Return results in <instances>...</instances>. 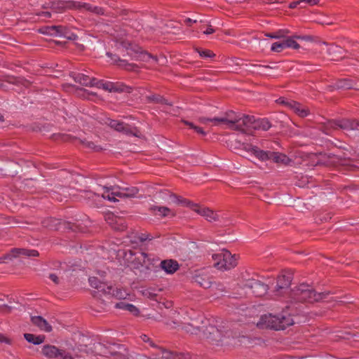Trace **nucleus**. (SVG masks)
Listing matches in <instances>:
<instances>
[{
  "label": "nucleus",
  "mask_w": 359,
  "mask_h": 359,
  "mask_svg": "<svg viewBox=\"0 0 359 359\" xmlns=\"http://www.w3.org/2000/svg\"><path fill=\"white\" fill-rule=\"evenodd\" d=\"M330 292H317L311 285L302 283L292 288L289 292L291 303L313 304L328 297Z\"/></svg>",
  "instance_id": "nucleus-1"
},
{
  "label": "nucleus",
  "mask_w": 359,
  "mask_h": 359,
  "mask_svg": "<svg viewBox=\"0 0 359 359\" xmlns=\"http://www.w3.org/2000/svg\"><path fill=\"white\" fill-rule=\"evenodd\" d=\"M90 285L96 289V291L92 292L93 300L91 302L90 307L93 310L97 312H102L106 311L108 308L109 301L102 299L103 297L109 299L112 290V286L107 285L105 283L100 280L97 277H90L88 279Z\"/></svg>",
  "instance_id": "nucleus-2"
},
{
  "label": "nucleus",
  "mask_w": 359,
  "mask_h": 359,
  "mask_svg": "<svg viewBox=\"0 0 359 359\" xmlns=\"http://www.w3.org/2000/svg\"><path fill=\"white\" fill-rule=\"evenodd\" d=\"M294 321L290 315L283 313L277 315L271 313L264 314L260 317L257 323V327L264 329H271L274 330H285L290 325H293Z\"/></svg>",
  "instance_id": "nucleus-3"
},
{
  "label": "nucleus",
  "mask_w": 359,
  "mask_h": 359,
  "mask_svg": "<svg viewBox=\"0 0 359 359\" xmlns=\"http://www.w3.org/2000/svg\"><path fill=\"white\" fill-rule=\"evenodd\" d=\"M102 189L103 191L102 193H97L90 190H83L81 191V196L84 199L87 200L90 202L91 200H94L95 198L102 197L104 199H107L111 202L118 201L116 197H119L121 198H125L123 197V194L121 189V187H107L102 186Z\"/></svg>",
  "instance_id": "nucleus-4"
},
{
  "label": "nucleus",
  "mask_w": 359,
  "mask_h": 359,
  "mask_svg": "<svg viewBox=\"0 0 359 359\" xmlns=\"http://www.w3.org/2000/svg\"><path fill=\"white\" fill-rule=\"evenodd\" d=\"M241 114H236L233 111H229L226 112L225 117L207 118L205 116H200L198 118V121L203 124H206L208 122H212L214 126L226 124L229 129L236 130V129L241 128Z\"/></svg>",
  "instance_id": "nucleus-5"
},
{
  "label": "nucleus",
  "mask_w": 359,
  "mask_h": 359,
  "mask_svg": "<svg viewBox=\"0 0 359 359\" xmlns=\"http://www.w3.org/2000/svg\"><path fill=\"white\" fill-rule=\"evenodd\" d=\"M146 252L140 249H127L123 251V259L127 265L134 269L142 268L144 262H145Z\"/></svg>",
  "instance_id": "nucleus-6"
},
{
  "label": "nucleus",
  "mask_w": 359,
  "mask_h": 359,
  "mask_svg": "<svg viewBox=\"0 0 359 359\" xmlns=\"http://www.w3.org/2000/svg\"><path fill=\"white\" fill-rule=\"evenodd\" d=\"M43 225L51 229L59 230L61 228L64 230L72 231L73 232L83 231V227L77 224L68 221H62L55 218H48L43 222Z\"/></svg>",
  "instance_id": "nucleus-7"
},
{
  "label": "nucleus",
  "mask_w": 359,
  "mask_h": 359,
  "mask_svg": "<svg viewBox=\"0 0 359 359\" xmlns=\"http://www.w3.org/2000/svg\"><path fill=\"white\" fill-rule=\"evenodd\" d=\"M219 260L215 264L219 269L230 270L237 265V258L236 255H232L228 250H224L222 253L215 255Z\"/></svg>",
  "instance_id": "nucleus-8"
},
{
  "label": "nucleus",
  "mask_w": 359,
  "mask_h": 359,
  "mask_svg": "<svg viewBox=\"0 0 359 359\" xmlns=\"http://www.w3.org/2000/svg\"><path fill=\"white\" fill-rule=\"evenodd\" d=\"M197 330L199 332L201 331L203 335L213 344L218 346L222 341V332L215 325H209L205 327H198Z\"/></svg>",
  "instance_id": "nucleus-9"
},
{
  "label": "nucleus",
  "mask_w": 359,
  "mask_h": 359,
  "mask_svg": "<svg viewBox=\"0 0 359 359\" xmlns=\"http://www.w3.org/2000/svg\"><path fill=\"white\" fill-rule=\"evenodd\" d=\"M245 287L250 290L252 294L259 297L264 296L269 290L267 284L254 278L248 279L245 284Z\"/></svg>",
  "instance_id": "nucleus-10"
},
{
  "label": "nucleus",
  "mask_w": 359,
  "mask_h": 359,
  "mask_svg": "<svg viewBox=\"0 0 359 359\" xmlns=\"http://www.w3.org/2000/svg\"><path fill=\"white\" fill-rule=\"evenodd\" d=\"M46 8H50L55 13H63L67 10H76L77 1H53L49 2Z\"/></svg>",
  "instance_id": "nucleus-11"
},
{
  "label": "nucleus",
  "mask_w": 359,
  "mask_h": 359,
  "mask_svg": "<svg viewBox=\"0 0 359 359\" xmlns=\"http://www.w3.org/2000/svg\"><path fill=\"white\" fill-rule=\"evenodd\" d=\"M329 125L334 129L339 128L348 130H359V119L342 118L339 120H332L329 121Z\"/></svg>",
  "instance_id": "nucleus-12"
},
{
  "label": "nucleus",
  "mask_w": 359,
  "mask_h": 359,
  "mask_svg": "<svg viewBox=\"0 0 359 359\" xmlns=\"http://www.w3.org/2000/svg\"><path fill=\"white\" fill-rule=\"evenodd\" d=\"M106 124L114 130L122 133L126 135H135L133 132V128L130 125L126 123L123 121L107 118L105 121Z\"/></svg>",
  "instance_id": "nucleus-13"
},
{
  "label": "nucleus",
  "mask_w": 359,
  "mask_h": 359,
  "mask_svg": "<svg viewBox=\"0 0 359 359\" xmlns=\"http://www.w3.org/2000/svg\"><path fill=\"white\" fill-rule=\"evenodd\" d=\"M156 359H191L189 353H177L166 349H160L156 354Z\"/></svg>",
  "instance_id": "nucleus-14"
},
{
  "label": "nucleus",
  "mask_w": 359,
  "mask_h": 359,
  "mask_svg": "<svg viewBox=\"0 0 359 359\" xmlns=\"http://www.w3.org/2000/svg\"><path fill=\"white\" fill-rule=\"evenodd\" d=\"M145 262L142 268L147 271L158 272L160 271V259L154 255L146 253Z\"/></svg>",
  "instance_id": "nucleus-15"
},
{
  "label": "nucleus",
  "mask_w": 359,
  "mask_h": 359,
  "mask_svg": "<svg viewBox=\"0 0 359 359\" xmlns=\"http://www.w3.org/2000/svg\"><path fill=\"white\" fill-rule=\"evenodd\" d=\"M255 118L254 116L241 114V128L236 129L237 131H241L247 133L252 130H254Z\"/></svg>",
  "instance_id": "nucleus-16"
},
{
  "label": "nucleus",
  "mask_w": 359,
  "mask_h": 359,
  "mask_svg": "<svg viewBox=\"0 0 359 359\" xmlns=\"http://www.w3.org/2000/svg\"><path fill=\"white\" fill-rule=\"evenodd\" d=\"M106 87L108 88V91L110 93H131L134 90L133 87L128 86L123 82L109 81Z\"/></svg>",
  "instance_id": "nucleus-17"
},
{
  "label": "nucleus",
  "mask_w": 359,
  "mask_h": 359,
  "mask_svg": "<svg viewBox=\"0 0 359 359\" xmlns=\"http://www.w3.org/2000/svg\"><path fill=\"white\" fill-rule=\"evenodd\" d=\"M76 11H88L100 15L105 14V10L102 7L93 6L89 3L82 2L77 1Z\"/></svg>",
  "instance_id": "nucleus-18"
},
{
  "label": "nucleus",
  "mask_w": 359,
  "mask_h": 359,
  "mask_svg": "<svg viewBox=\"0 0 359 359\" xmlns=\"http://www.w3.org/2000/svg\"><path fill=\"white\" fill-rule=\"evenodd\" d=\"M179 269L180 264L175 259H164L160 262V270H163L167 274H173Z\"/></svg>",
  "instance_id": "nucleus-19"
},
{
  "label": "nucleus",
  "mask_w": 359,
  "mask_h": 359,
  "mask_svg": "<svg viewBox=\"0 0 359 359\" xmlns=\"http://www.w3.org/2000/svg\"><path fill=\"white\" fill-rule=\"evenodd\" d=\"M194 212L204 217L205 219L210 222H216L219 220V216L216 212L209 209L208 208L201 206L198 204V208H196Z\"/></svg>",
  "instance_id": "nucleus-20"
},
{
  "label": "nucleus",
  "mask_w": 359,
  "mask_h": 359,
  "mask_svg": "<svg viewBox=\"0 0 359 359\" xmlns=\"http://www.w3.org/2000/svg\"><path fill=\"white\" fill-rule=\"evenodd\" d=\"M292 277L290 275L281 274L277 277L276 292H282V290H287L291 285Z\"/></svg>",
  "instance_id": "nucleus-21"
},
{
  "label": "nucleus",
  "mask_w": 359,
  "mask_h": 359,
  "mask_svg": "<svg viewBox=\"0 0 359 359\" xmlns=\"http://www.w3.org/2000/svg\"><path fill=\"white\" fill-rule=\"evenodd\" d=\"M356 83L350 79H340L336 81V82L330 87L335 90H349L355 88Z\"/></svg>",
  "instance_id": "nucleus-22"
},
{
  "label": "nucleus",
  "mask_w": 359,
  "mask_h": 359,
  "mask_svg": "<svg viewBox=\"0 0 359 359\" xmlns=\"http://www.w3.org/2000/svg\"><path fill=\"white\" fill-rule=\"evenodd\" d=\"M41 32L44 34L50 36H65L67 32V28L62 25L45 27L40 29Z\"/></svg>",
  "instance_id": "nucleus-23"
},
{
  "label": "nucleus",
  "mask_w": 359,
  "mask_h": 359,
  "mask_svg": "<svg viewBox=\"0 0 359 359\" xmlns=\"http://www.w3.org/2000/svg\"><path fill=\"white\" fill-rule=\"evenodd\" d=\"M11 255L12 257H39V252L36 250H29L25 248H12L11 250Z\"/></svg>",
  "instance_id": "nucleus-24"
},
{
  "label": "nucleus",
  "mask_w": 359,
  "mask_h": 359,
  "mask_svg": "<svg viewBox=\"0 0 359 359\" xmlns=\"http://www.w3.org/2000/svg\"><path fill=\"white\" fill-rule=\"evenodd\" d=\"M192 282L205 289L212 285L211 278L208 274H196L192 277Z\"/></svg>",
  "instance_id": "nucleus-25"
},
{
  "label": "nucleus",
  "mask_w": 359,
  "mask_h": 359,
  "mask_svg": "<svg viewBox=\"0 0 359 359\" xmlns=\"http://www.w3.org/2000/svg\"><path fill=\"white\" fill-rule=\"evenodd\" d=\"M149 212L153 215L163 218L168 217L171 213V210L165 206L154 205L149 208Z\"/></svg>",
  "instance_id": "nucleus-26"
},
{
  "label": "nucleus",
  "mask_w": 359,
  "mask_h": 359,
  "mask_svg": "<svg viewBox=\"0 0 359 359\" xmlns=\"http://www.w3.org/2000/svg\"><path fill=\"white\" fill-rule=\"evenodd\" d=\"M32 323L39 327L41 330L49 332L52 331V326L40 316H35L31 318Z\"/></svg>",
  "instance_id": "nucleus-27"
},
{
  "label": "nucleus",
  "mask_w": 359,
  "mask_h": 359,
  "mask_svg": "<svg viewBox=\"0 0 359 359\" xmlns=\"http://www.w3.org/2000/svg\"><path fill=\"white\" fill-rule=\"evenodd\" d=\"M149 103L161 104L163 105L172 106L173 103L159 94H151L146 97Z\"/></svg>",
  "instance_id": "nucleus-28"
},
{
  "label": "nucleus",
  "mask_w": 359,
  "mask_h": 359,
  "mask_svg": "<svg viewBox=\"0 0 359 359\" xmlns=\"http://www.w3.org/2000/svg\"><path fill=\"white\" fill-rule=\"evenodd\" d=\"M290 109H292L294 112L302 118L306 117L310 111L307 108H304L302 105L296 101L290 100Z\"/></svg>",
  "instance_id": "nucleus-29"
},
{
  "label": "nucleus",
  "mask_w": 359,
  "mask_h": 359,
  "mask_svg": "<svg viewBox=\"0 0 359 359\" xmlns=\"http://www.w3.org/2000/svg\"><path fill=\"white\" fill-rule=\"evenodd\" d=\"M170 196L175 199V202L177 203L178 205H181L184 207H188L193 211H194L196 208H198L197 203H194L187 198H185L180 196H177L176 194H172Z\"/></svg>",
  "instance_id": "nucleus-30"
},
{
  "label": "nucleus",
  "mask_w": 359,
  "mask_h": 359,
  "mask_svg": "<svg viewBox=\"0 0 359 359\" xmlns=\"http://www.w3.org/2000/svg\"><path fill=\"white\" fill-rule=\"evenodd\" d=\"M116 309L128 311L134 316H138L140 313L139 309L133 304L125 302H119L115 304Z\"/></svg>",
  "instance_id": "nucleus-31"
},
{
  "label": "nucleus",
  "mask_w": 359,
  "mask_h": 359,
  "mask_svg": "<svg viewBox=\"0 0 359 359\" xmlns=\"http://www.w3.org/2000/svg\"><path fill=\"white\" fill-rule=\"evenodd\" d=\"M70 76L76 83L82 86H87L90 84V76L83 73L72 72L70 73Z\"/></svg>",
  "instance_id": "nucleus-32"
},
{
  "label": "nucleus",
  "mask_w": 359,
  "mask_h": 359,
  "mask_svg": "<svg viewBox=\"0 0 359 359\" xmlns=\"http://www.w3.org/2000/svg\"><path fill=\"white\" fill-rule=\"evenodd\" d=\"M66 190V187L62 186L57 187L56 189L50 191V197L57 201L62 202L64 198H67V196L65 195V192H67Z\"/></svg>",
  "instance_id": "nucleus-33"
},
{
  "label": "nucleus",
  "mask_w": 359,
  "mask_h": 359,
  "mask_svg": "<svg viewBox=\"0 0 359 359\" xmlns=\"http://www.w3.org/2000/svg\"><path fill=\"white\" fill-rule=\"evenodd\" d=\"M269 157L273 162L284 165L288 164L290 161L287 156L280 152L270 151Z\"/></svg>",
  "instance_id": "nucleus-34"
},
{
  "label": "nucleus",
  "mask_w": 359,
  "mask_h": 359,
  "mask_svg": "<svg viewBox=\"0 0 359 359\" xmlns=\"http://www.w3.org/2000/svg\"><path fill=\"white\" fill-rule=\"evenodd\" d=\"M57 346L52 344H45L42 346L41 353L47 359H54Z\"/></svg>",
  "instance_id": "nucleus-35"
},
{
  "label": "nucleus",
  "mask_w": 359,
  "mask_h": 359,
  "mask_svg": "<svg viewBox=\"0 0 359 359\" xmlns=\"http://www.w3.org/2000/svg\"><path fill=\"white\" fill-rule=\"evenodd\" d=\"M272 126L271 123L267 118L255 119L254 130H269Z\"/></svg>",
  "instance_id": "nucleus-36"
},
{
  "label": "nucleus",
  "mask_w": 359,
  "mask_h": 359,
  "mask_svg": "<svg viewBox=\"0 0 359 359\" xmlns=\"http://www.w3.org/2000/svg\"><path fill=\"white\" fill-rule=\"evenodd\" d=\"M252 149V154L254 156H255L257 159L261 161H266L270 160L269 154L271 151H264L259 149L257 146L255 147V148H251Z\"/></svg>",
  "instance_id": "nucleus-37"
},
{
  "label": "nucleus",
  "mask_w": 359,
  "mask_h": 359,
  "mask_svg": "<svg viewBox=\"0 0 359 359\" xmlns=\"http://www.w3.org/2000/svg\"><path fill=\"white\" fill-rule=\"evenodd\" d=\"M25 339L29 343H32L35 345H39L42 344L45 340L44 335H34L30 333H25L24 334Z\"/></svg>",
  "instance_id": "nucleus-38"
},
{
  "label": "nucleus",
  "mask_w": 359,
  "mask_h": 359,
  "mask_svg": "<svg viewBox=\"0 0 359 359\" xmlns=\"http://www.w3.org/2000/svg\"><path fill=\"white\" fill-rule=\"evenodd\" d=\"M295 39H303V37L297 35L287 37L284 39L286 48H291L294 50H298L300 48V45L295 41Z\"/></svg>",
  "instance_id": "nucleus-39"
},
{
  "label": "nucleus",
  "mask_w": 359,
  "mask_h": 359,
  "mask_svg": "<svg viewBox=\"0 0 359 359\" xmlns=\"http://www.w3.org/2000/svg\"><path fill=\"white\" fill-rule=\"evenodd\" d=\"M121 189L125 198H135L139 193V189L136 187H121Z\"/></svg>",
  "instance_id": "nucleus-40"
},
{
  "label": "nucleus",
  "mask_w": 359,
  "mask_h": 359,
  "mask_svg": "<svg viewBox=\"0 0 359 359\" xmlns=\"http://www.w3.org/2000/svg\"><path fill=\"white\" fill-rule=\"evenodd\" d=\"M140 337H141L142 340L144 342L147 343L149 345V346L156 348L155 353H154L152 354L154 358H150V359H156V358L157 353H158L160 349H164V348H162V347H159L157 345H156L155 343L154 342V341L152 340V339H151L149 336H147L146 334H142L140 336Z\"/></svg>",
  "instance_id": "nucleus-41"
},
{
  "label": "nucleus",
  "mask_w": 359,
  "mask_h": 359,
  "mask_svg": "<svg viewBox=\"0 0 359 359\" xmlns=\"http://www.w3.org/2000/svg\"><path fill=\"white\" fill-rule=\"evenodd\" d=\"M54 359H74L72 355L65 348L57 347Z\"/></svg>",
  "instance_id": "nucleus-42"
},
{
  "label": "nucleus",
  "mask_w": 359,
  "mask_h": 359,
  "mask_svg": "<svg viewBox=\"0 0 359 359\" xmlns=\"http://www.w3.org/2000/svg\"><path fill=\"white\" fill-rule=\"evenodd\" d=\"M109 295H110V297L109 299H107L105 297H103V299H106V300L109 302L108 303V305L109 304L112 303V299L114 297H115L116 299H118L124 298V294H123V292L122 291V290L117 289V288L114 289L113 287H112V290L111 291V293H109Z\"/></svg>",
  "instance_id": "nucleus-43"
},
{
  "label": "nucleus",
  "mask_w": 359,
  "mask_h": 359,
  "mask_svg": "<svg viewBox=\"0 0 359 359\" xmlns=\"http://www.w3.org/2000/svg\"><path fill=\"white\" fill-rule=\"evenodd\" d=\"M196 51L199 54V55L203 58H211L215 56V54L210 50L208 49H203L201 48H196Z\"/></svg>",
  "instance_id": "nucleus-44"
},
{
  "label": "nucleus",
  "mask_w": 359,
  "mask_h": 359,
  "mask_svg": "<svg viewBox=\"0 0 359 359\" xmlns=\"http://www.w3.org/2000/svg\"><path fill=\"white\" fill-rule=\"evenodd\" d=\"M286 48L284 40L283 41H277L272 43L271 50L273 52L280 53Z\"/></svg>",
  "instance_id": "nucleus-45"
},
{
  "label": "nucleus",
  "mask_w": 359,
  "mask_h": 359,
  "mask_svg": "<svg viewBox=\"0 0 359 359\" xmlns=\"http://www.w3.org/2000/svg\"><path fill=\"white\" fill-rule=\"evenodd\" d=\"M83 144L86 147L91 149L95 151H99L102 149V147L100 146L95 145L93 142L83 141Z\"/></svg>",
  "instance_id": "nucleus-46"
},
{
  "label": "nucleus",
  "mask_w": 359,
  "mask_h": 359,
  "mask_svg": "<svg viewBox=\"0 0 359 359\" xmlns=\"http://www.w3.org/2000/svg\"><path fill=\"white\" fill-rule=\"evenodd\" d=\"M109 83V81H104V80L100 79V80H99V81H97L93 85H95V87H97L98 88H102L103 90L108 91V88H107L106 86H107V84Z\"/></svg>",
  "instance_id": "nucleus-47"
},
{
  "label": "nucleus",
  "mask_w": 359,
  "mask_h": 359,
  "mask_svg": "<svg viewBox=\"0 0 359 359\" xmlns=\"http://www.w3.org/2000/svg\"><path fill=\"white\" fill-rule=\"evenodd\" d=\"M277 39L285 38L286 36L290 33V31L287 29H278L275 32Z\"/></svg>",
  "instance_id": "nucleus-48"
},
{
  "label": "nucleus",
  "mask_w": 359,
  "mask_h": 359,
  "mask_svg": "<svg viewBox=\"0 0 359 359\" xmlns=\"http://www.w3.org/2000/svg\"><path fill=\"white\" fill-rule=\"evenodd\" d=\"M290 102V100H288L283 97H280L277 100L278 103L282 104L287 107L288 108H290V104H289Z\"/></svg>",
  "instance_id": "nucleus-49"
},
{
  "label": "nucleus",
  "mask_w": 359,
  "mask_h": 359,
  "mask_svg": "<svg viewBox=\"0 0 359 359\" xmlns=\"http://www.w3.org/2000/svg\"><path fill=\"white\" fill-rule=\"evenodd\" d=\"M194 130L195 133H196L197 134H198V135H200L201 136H205L206 135V132H205L203 128H201V127H199V126H196Z\"/></svg>",
  "instance_id": "nucleus-50"
},
{
  "label": "nucleus",
  "mask_w": 359,
  "mask_h": 359,
  "mask_svg": "<svg viewBox=\"0 0 359 359\" xmlns=\"http://www.w3.org/2000/svg\"><path fill=\"white\" fill-rule=\"evenodd\" d=\"M208 27L205 30L203 31V33L206 35H209L215 32V29L210 25H207Z\"/></svg>",
  "instance_id": "nucleus-51"
},
{
  "label": "nucleus",
  "mask_w": 359,
  "mask_h": 359,
  "mask_svg": "<svg viewBox=\"0 0 359 359\" xmlns=\"http://www.w3.org/2000/svg\"><path fill=\"white\" fill-rule=\"evenodd\" d=\"M184 24L188 26V27H191L192 24L193 23H196L198 22V20H193L191 18H187L184 19Z\"/></svg>",
  "instance_id": "nucleus-52"
},
{
  "label": "nucleus",
  "mask_w": 359,
  "mask_h": 359,
  "mask_svg": "<svg viewBox=\"0 0 359 359\" xmlns=\"http://www.w3.org/2000/svg\"><path fill=\"white\" fill-rule=\"evenodd\" d=\"M255 145H252L251 144H244L243 146V149L246 151H248V153H250V154H252V149L251 148H255Z\"/></svg>",
  "instance_id": "nucleus-53"
},
{
  "label": "nucleus",
  "mask_w": 359,
  "mask_h": 359,
  "mask_svg": "<svg viewBox=\"0 0 359 359\" xmlns=\"http://www.w3.org/2000/svg\"><path fill=\"white\" fill-rule=\"evenodd\" d=\"M0 342H4L7 344H11V339L0 334Z\"/></svg>",
  "instance_id": "nucleus-54"
},
{
  "label": "nucleus",
  "mask_w": 359,
  "mask_h": 359,
  "mask_svg": "<svg viewBox=\"0 0 359 359\" xmlns=\"http://www.w3.org/2000/svg\"><path fill=\"white\" fill-rule=\"evenodd\" d=\"M182 123L192 130H194L195 127L196 126L194 123L189 121L182 120Z\"/></svg>",
  "instance_id": "nucleus-55"
},
{
  "label": "nucleus",
  "mask_w": 359,
  "mask_h": 359,
  "mask_svg": "<svg viewBox=\"0 0 359 359\" xmlns=\"http://www.w3.org/2000/svg\"><path fill=\"white\" fill-rule=\"evenodd\" d=\"M49 278L53 281L54 282L55 284H58L59 283V278L57 277V276L55 273H50L49 275Z\"/></svg>",
  "instance_id": "nucleus-56"
},
{
  "label": "nucleus",
  "mask_w": 359,
  "mask_h": 359,
  "mask_svg": "<svg viewBox=\"0 0 359 359\" xmlns=\"http://www.w3.org/2000/svg\"><path fill=\"white\" fill-rule=\"evenodd\" d=\"M12 256L11 255V252L8 254H6L4 255L3 257H0V264L5 262L6 259H11Z\"/></svg>",
  "instance_id": "nucleus-57"
},
{
  "label": "nucleus",
  "mask_w": 359,
  "mask_h": 359,
  "mask_svg": "<svg viewBox=\"0 0 359 359\" xmlns=\"http://www.w3.org/2000/svg\"><path fill=\"white\" fill-rule=\"evenodd\" d=\"M38 15L45 18H49L51 17V13L49 11H41Z\"/></svg>",
  "instance_id": "nucleus-58"
},
{
  "label": "nucleus",
  "mask_w": 359,
  "mask_h": 359,
  "mask_svg": "<svg viewBox=\"0 0 359 359\" xmlns=\"http://www.w3.org/2000/svg\"><path fill=\"white\" fill-rule=\"evenodd\" d=\"M301 4V1L300 0L299 1H292L290 4L289 5V8H295L297 7L298 5Z\"/></svg>",
  "instance_id": "nucleus-59"
},
{
  "label": "nucleus",
  "mask_w": 359,
  "mask_h": 359,
  "mask_svg": "<svg viewBox=\"0 0 359 359\" xmlns=\"http://www.w3.org/2000/svg\"><path fill=\"white\" fill-rule=\"evenodd\" d=\"M99 80L100 79H97L94 78V77H93V78L90 77V84H88L87 86H88V87H95V85H93V84L95 83L97 81H99Z\"/></svg>",
  "instance_id": "nucleus-60"
},
{
  "label": "nucleus",
  "mask_w": 359,
  "mask_h": 359,
  "mask_svg": "<svg viewBox=\"0 0 359 359\" xmlns=\"http://www.w3.org/2000/svg\"><path fill=\"white\" fill-rule=\"evenodd\" d=\"M349 64L354 66H359V57L355 59H351Z\"/></svg>",
  "instance_id": "nucleus-61"
},
{
  "label": "nucleus",
  "mask_w": 359,
  "mask_h": 359,
  "mask_svg": "<svg viewBox=\"0 0 359 359\" xmlns=\"http://www.w3.org/2000/svg\"><path fill=\"white\" fill-rule=\"evenodd\" d=\"M265 36L271 39H277L275 32L271 33H267L265 34Z\"/></svg>",
  "instance_id": "nucleus-62"
},
{
  "label": "nucleus",
  "mask_w": 359,
  "mask_h": 359,
  "mask_svg": "<svg viewBox=\"0 0 359 359\" xmlns=\"http://www.w3.org/2000/svg\"><path fill=\"white\" fill-rule=\"evenodd\" d=\"M301 1V4H309L311 6H312V0H300Z\"/></svg>",
  "instance_id": "nucleus-63"
},
{
  "label": "nucleus",
  "mask_w": 359,
  "mask_h": 359,
  "mask_svg": "<svg viewBox=\"0 0 359 359\" xmlns=\"http://www.w3.org/2000/svg\"><path fill=\"white\" fill-rule=\"evenodd\" d=\"M8 83L12 84H16L17 83V78L13 77L10 81H8Z\"/></svg>",
  "instance_id": "nucleus-64"
}]
</instances>
